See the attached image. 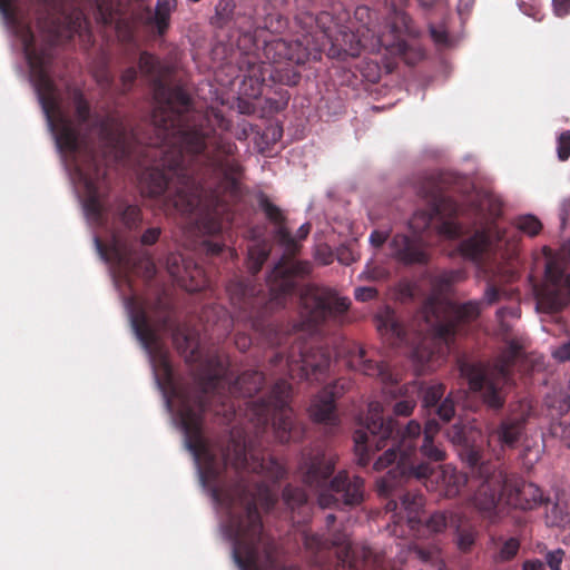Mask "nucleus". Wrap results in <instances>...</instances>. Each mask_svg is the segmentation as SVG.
I'll return each mask as SVG.
<instances>
[{
	"mask_svg": "<svg viewBox=\"0 0 570 570\" xmlns=\"http://www.w3.org/2000/svg\"><path fill=\"white\" fill-rule=\"evenodd\" d=\"M132 331L147 352L163 392L179 400L178 415L187 449L198 465L204 487L228 511L225 524L233 543V558L240 570H263L275 562L276 543L263 528L258 505L274 509L277 500L267 481L278 482L286 471L271 455L253 451L243 435L230 432L222 442L209 444L203 435V415L213 411L232 421L242 410L238 397H253L265 375L247 370L232 380L222 363L199 377L197 390H179L168 351L151 325L147 308L136 297L127 301Z\"/></svg>",
	"mask_w": 570,
	"mask_h": 570,
	"instance_id": "obj_1",
	"label": "nucleus"
},
{
	"mask_svg": "<svg viewBox=\"0 0 570 570\" xmlns=\"http://www.w3.org/2000/svg\"><path fill=\"white\" fill-rule=\"evenodd\" d=\"M139 69L153 81L151 119L165 147L160 160L141 175V194L160 197L180 214L215 208L225 202L220 189L237 191L242 174L234 157L236 146L222 137L229 121L215 107L204 115H185L189 110L188 95L167 83V69L151 55H140Z\"/></svg>",
	"mask_w": 570,
	"mask_h": 570,
	"instance_id": "obj_2",
	"label": "nucleus"
},
{
	"mask_svg": "<svg viewBox=\"0 0 570 570\" xmlns=\"http://www.w3.org/2000/svg\"><path fill=\"white\" fill-rule=\"evenodd\" d=\"M439 431L438 421L428 420L417 452L422 434L420 423L412 420L400 430L394 419L383 417L382 405L372 402L368 405L365 428L354 432L355 454L361 466H366L375 452L386 448L373 465L376 471L392 466L386 475L377 481V493L386 500L385 511L392 513L394 523L405 522L411 530L422 525L432 533H440L453 522L452 517L449 518L441 511L423 519V494L406 489L412 480L422 481L433 473L432 462L445 460L444 450L434 443Z\"/></svg>",
	"mask_w": 570,
	"mask_h": 570,
	"instance_id": "obj_3",
	"label": "nucleus"
},
{
	"mask_svg": "<svg viewBox=\"0 0 570 570\" xmlns=\"http://www.w3.org/2000/svg\"><path fill=\"white\" fill-rule=\"evenodd\" d=\"M272 239L283 249L278 262L267 276L266 285L252 277H234L226 286L229 302L237 321L248 323L255 330L264 326V320L282 308L296 286V277L309 273V264L295 258L299 244L286 227V216H265Z\"/></svg>",
	"mask_w": 570,
	"mask_h": 570,
	"instance_id": "obj_4",
	"label": "nucleus"
},
{
	"mask_svg": "<svg viewBox=\"0 0 570 570\" xmlns=\"http://www.w3.org/2000/svg\"><path fill=\"white\" fill-rule=\"evenodd\" d=\"M481 313V303L469 301L462 304L440 301L432 297L424 302L421 315L425 332L412 351V357L423 367H432L434 362L443 360L450 343L463 325L475 321Z\"/></svg>",
	"mask_w": 570,
	"mask_h": 570,
	"instance_id": "obj_5",
	"label": "nucleus"
},
{
	"mask_svg": "<svg viewBox=\"0 0 570 570\" xmlns=\"http://www.w3.org/2000/svg\"><path fill=\"white\" fill-rule=\"evenodd\" d=\"M472 503L480 517L490 524L500 520L499 500L522 511L534 510L548 502L542 490L520 476H504L492 463L479 469V479Z\"/></svg>",
	"mask_w": 570,
	"mask_h": 570,
	"instance_id": "obj_6",
	"label": "nucleus"
},
{
	"mask_svg": "<svg viewBox=\"0 0 570 570\" xmlns=\"http://www.w3.org/2000/svg\"><path fill=\"white\" fill-rule=\"evenodd\" d=\"M335 465V455L325 452L303 459L299 468L303 481L318 490V505L322 509L345 510L362 504L365 499L364 479L346 470L333 475Z\"/></svg>",
	"mask_w": 570,
	"mask_h": 570,
	"instance_id": "obj_7",
	"label": "nucleus"
},
{
	"mask_svg": "<svg viewBox=\"0 0 570 570\" xmlns=\"http://www.w3.org/2000/svg\"><path fill=\"white\" fill-rule=\"evenodd\" d=\"M141 216H87L90 226L106 229L110 244L106 245L99 236H95V245L100 257L106 263L130 268L151 279L156 274V265L146 249H138L135 239L127 235V230L140 224Z\"/></svg>",
	"mask_w": 570,
	"mask_h": 570,
	"instance_id": "obj_8",
	"label": "nucleus"
},
{
	"mask_svg": "<svg viewBox=\"0 0 570 570\" xmlns=\"http://www.w3.org/2000/svg\"><path fill=\"white\" fill-rule=\"evenodd\" d=\"M452 216H411L407 227L411 235L396 234L392 242V254L405 265L429 263L428 246L442 240H453L463 234V227Z\"/></svg>",
	"mask_w": 570,
	"mask_h": 570,
	"instance_id": "obj_9",
	"label": "nucleus"
},
{
	"mask_svg": "<svg viewBox=\"0 0 570 570\" xmlns=\"http://www.w3.org/2000/svg\"><path fill=\"white\" fill-rule=\"evenodd\" d=\"M291 397L292 385L286 380L279 379L273 385L267 397L244 402L246 405L245 416L255 425L257 433L264 432L272 423L278 442L287 443L301 434V430L293 419V410L289 406Z\"/></svg>",
	"mask_w": 570,
	"mask_h": 570,
	"instance_id": "obj_10",
	"label": "nucleus"
},
{
	"mask_svg": "<svg viewBox=\"0 0 570 570\" xmlns=\"http://www.w3.org/2000/svg\"><path fill=\"white\" fill-rule=\"evenodd\" d=\"M520 352L519 344L510 342L495 361L492 373H489L481 364L469 362L460 364L461 375L466 379L470 390L479 393L489 407L493 410L503 407L505 397L502 386L511 380L513 366Z\"/></svg>",
	"mask_w": 570,
	"mask_h": 570,
	"instance_id": "obj_11",
	"label": "nucleus"
},
{
	"mask_svg": "<svg viewBox=\"0 0 570 570\" xmlns=\"http://www.w3.org/2000/svg\"><path fill=\"white\" fill-rule=\"evenodd\" d=\"M354 14L355 19L361 22L356 33L346 29L334 31L331 26L326 27V22L331 20L328 13L324 12L317 18V26L322 28L323 36L332 43L331 55L356 57L362 49L376 52L383 47L390 48L394 45L384 35H376L375 30L370 27L371 10L367 7L356 8Z\"/></svg>",
	"mask_w": 570,
	"mask_h": 570,
	"instance_id": "obj_12",
	"label": "nucleus"
},
{
	"mask_svg": "<svg viewBox=\"0 0 570 570\" xmlns=\"http://www.w3.org/2000/svg\"><path fill=\"white\" fill-rule=\"evenodd\" d=\"M269 364L276 373L287 374L291 379L321 382L325 379L331 364V354L324 347L307 348L304 343L293 344L289 352H275Z\"/></svg>",
	"mask_w": 570,
	"mask_h": 570,
	"instance_id": "obj_13",
	"label": "nucleus"
},
{
	"mask_svg": "<svg viewBox=\"0 0 570 570\" xmlns=\"http://www.w3.org/2000/svg\"><path fill=\"white\" fill-rule=\"evenodd\" d=\"M425 199L434 214H458L465 208H475L482 214H498L503 209L502 200L492 193L473 191L462 195L454 187L434 186L425 195Z\"/></svg>",
	"mask_w": 570,
	"mask_h": 570,
	"instance_id": "obj_14",
	"label": "nucleus"
},
{
	"mask_svg": "<svg viewBox=\"0 0 570 570\" xmlns=\"http://www.w3.org/2000/svg\"><path fill=\"white\" fill-rule=\"evenodd\" d=\"M302 316L313 326L327 322L342 324L350 301L326 288L308 287L301 295Z\"/></svg>",
	"mask_w": 570,
	"mask_h": 570,
	"instance_id": "obj_15",
	"label": "nucleus"
},
{
	"mask_svg": "<svg viewBox=\"0 0 570 570\" xmlns=\"http://www.w3.org/2000/svg\"><path fill=\"white\" fill-rule=\"evenodd\" d=\"M547 256L546 279L549 284L544 299L551 311L562 309L570 303V239L560 250L552 254L544 248Z\"/></svg>",
	"mask_w": 570,
	"mask_h": 570,
	"instance_id": "obj_16",
	"label": "nucleus"
},
{
	"mask_svg": "<svg viewBox=\"0 0 570 570\" xmlns=\"http://www.w3.org/2000/svg\"><path fill=\"white\" fill-rule=\"evenodd\" d=\"M191 218L193 216H188ZM186 227L189 245L210 256L219 255L227 246L223 216H195Z\"/></svg>",
	"mask_w": 570,
	"mask_h": 570,
	"instance_id": "obj_17",
	"label": "nucleus"
},
{
	"mask_svg": "<svg viewBox=\"0 0 570 570\" xmlns=\"http://www.w3.org/2000/svg\"><path fill=\"white\" fill-rule=\"evenodd\" d=\"M302 539L306 551L311 553L312 562L320 568L325 567L327 553L332 548H336L337 559L343 566L350 562L351 543L345 533L338 532L331 538H324L303 531Z\"/></svg>",
	"mask_w": 570,
	"mask_h": 570,
	"instance_id": "obj_18",
	"label": "nucleus"
},
{
	"mask_svg": "<svg viewBox=\"0 0 570 570\" xmlns=\"http://www.w3.org/2000/svg\"><path fill=\"white\" fill-rule=\"evenodd\" d=\"M348 387L350 382L344 379L325 386L311 403L308 412L312 420L330 428L337 426L340 420L335 402Z\"/></svg>",
	"mask_w": 570,
	"mask_h": 570,
	"instance_id": "obj_19",
	"label": "nucleus"
},
{
	"mask_svg": "<svg viewBox=\"0 0 570 570\" xmlns=\"http://www.w3.org/2000/svg\"><path fill=\"white\" fill-rule=\"evenodd\" d=\"M166 266L170 276L188 292H200L208 284L204 268L183 254H169Z\"/></svg>",
	"mask_w": 570,
	"mask_h": 570,
	"instance_id": "obj_20",
	"label": "nucleus"
},
{
	"mask_svg": "<svg viewBox=\"0 0 570 570\" xmlns=\"http://www.w3.org/2000/svg\"><path fill=\"white\" fill-rule=\"evenodd\" d=\"M323 42L314 41V37L306 35L302 40L287 41L276 39L266 45L265 52L267 57L273 53L274 61L288 60L294 63H304L311 55H316Z\"/></svg>",
	"mask_w": 570,
	"mask_h": 570,
	"instance_id": "obj_21",
	"label": "nucleus"
},
{
	"mask_svg": "<svg viewBox=\"0 0 570 570\" xmlns=\"http://www.w3.org/2000/svg\"><path fill=\"white\" fill-rule=\"evenodd\" d=\"M346 357L348 366L364 375L379 377L385 383L392 380L387 364L374 360L370 352L358 343H350L347 345Z\"/></svg>",
	"mask_w": 570,
	"mask_h": 570,
	"instance_id": "obj_22",
	"label": "nucleus"
},
{
	"mask_svg": "<svg viewBox=\"0 0 570 570\" xmlns=\"http://www.w3.org/2000/svg\"><path fill=\"white\" fill-rule=\"evenodd\" d=\"M446 434H448L449 440L453 444L462 446V449H463L462 455L470 468V473H471L472 479L474 481H476L479 479L480 466L483 464H491V463L483 462L480 449L475 448L473 445L474 432L472 431V429L468 428L466 425L456 423L448 430Z\"/></svg>",
	"mask_w": 570,
	"mask_h": 570,
	"instance_id": "obj_23",
	"label": "nucleus"
},
{
	"mask_svg": "<svg viewBox=\"0 0 570 570\" xmlns=\"http://www.w3.org/2000/svg\"><path fill=\"white\" fill-rule=\"evenodd\" d=\"M445 386L441 383L428 386L422 394V405L425 410H435L443 422H449L455 414V404L451 395L443 399Z\"/></svg>",
	"mask_w": 570,
	"mask_h": 570,
	"instance_id": "obj_24",
	"label": "nucleus"
},
{
	"mask_svg": "<svg viewBox=\"0 0 570 570\" xmlns=\"http://www.w3.org/2000/svg\"><path fill=\"white\" fill-rule=\"evenodd\" d=\"M160 326L170 333L173 343L180 353L189 352L190 356L195 355L198 345L193 331L187 325L174 321L169 314H166L160 321Z\"/></svg>",
	"mask_w": 570,
	"mask_h": 570,
	"instance_id": "obj_25",
	"label": "nucleus"
},
{
	"mask_svg": "<svg viewBox=\"0 0 570 570\" xmlns=\"http://www.w3.org/2000/svg\"><path fill=\"white\" fill-rule=\"evenodd\" d=\"M282 499L286 508L292 512L294 523H306L309 520L311 507L304 489L288 484L283 490Z\"/></svg>",
	"mask_w": 570,
	"mask_h": 570,
	"instance_id": "obj_26",
	"label": "nucleus"
},
{
	"mask_svg": "<svg viewBox=\"0 0 570 570\" xmlns=\"http://www.w3.org/2000/svg\"><path fill=\"white\" fill-rule=\"evenodd\" d=\"M525 421L522 417H505L493 431V436L501 448H514L524 432Z\"/></svg>",
	"mask_w": 570,
	"mask_h": 570,
	"instance_id": "obj_27",
	"label": "nucleus"
},
{
	"mask_svg": "<svg viewBox=\"0 0 570 570\" xmlns=\"http://www.w3.org/2000/svg\"><path fill=\"white\" fill-rule=\"evenodd\" d=\"M250 233L253 243L248 245L246 263L252 276H255L268 258L272 250V244L267 238L261 239L262 234L259 232L253 229Z\"/></svg>",
	"mask_w": 570,
	"mask_h": 570,
	"instance_id": "obj_28",
	"label": "nucleus"
},
{
	"mask_svg": "<svg viewBox=\"0 0 570 570\" xmlns=\"http://www.w3.org/2000/svg\"><path fill=\"white\" fill-rule=\"evenodd\" d=\"M491 236L485 230H478L473 236L464 239L459 245V252L462 257L474 263H481L484 253L491 245Z\"/></svg>",
	"mask_w": 570,
	"mask_h": 570,
	"instance_id": "obj_29",
	"label": "nucleus"
},
{
	"mask_svg": "<svg viewBox=\"0 0 570 570\" xmlns=\"http://www.w3.org/2000/svg\"><path fill=\"white\" fill-rule=\"evenodd\" d=\"M397 396L400 397L394 406L393 412L399 416H409L412 414L417 399L420 397V389L416 383L406 384L397 387Z\"/></svg>",
	"mask_w": 570,
	"mask_h": 570,
	"instance_id": "obj_30",
	"label": "nucleus"
},
{
	"mask_svg": "<svg viewBox=\"0 0 570 570\" xmlns=\"http://www.w3.org/2000/svg\"><path fill=\"white\" fill-rule=\"evenodd\" d=\"M463 279V272L460 269L442 271L431 279L433 293L426 298L425 302L432 297H438L440 301H446L443 295L450 291L453 284Z\"/></svg>",
	"mask_w": 570,
	"mask_h": 570,
	"instance_id": "obj_31",
	"label": "nucleus"
},
{
	"mask_svg": "<svg viewBox=\"0 0 570 570\" xmlns=\"http://www.w3.org/2000/svg\"><path fill=\"white\" fill-rule=\"evenodd\" d=\"M492 542L495 548L494 559L498 562H508L513 560L518 556L521 547V541L517 537H492Z\"/></svg>",
	"mask_w": 570,
	"mask_h": 570,
	"instance_id": "obj_32",
	"label": "nucleus"
},
{
	"mask_svg": "<svg viewBox=\"0 0 570 570\" xmlns=\"http://www.w3.org/2000/svg\"><path fill=\"white\" fill-rule=\"evenodd\" d=\"M379 330L384 332L385 334H390L394 342L393 344H407V330L406 327L397 320L394 312H387L385 317L380 321Z\"/></svg>",
	"mask_w": 570,
	"mask_h": 570,
	"instance_id": "obj_33",
	"label": "nucleus"
},
{
	"mask_svg": "<svg viewBox=\"0 0 570 570\" xmlns=\"http://www.w3.org/2000/svg\"><path fill=\"white\" fill-rule=\"evenodd\" d=\"M479 532L470 523H459L455 531V541L461 552H470L475 544Z\"/></svg>",
	"mask_w": 570,
	"mask_h": 570,
	"instance_id": "obj_34",
	"label": "nucleus"
},
{
	"mask_svg": "<svg viewBox=\"0 0 570 570\" xmlns=\"http://www.w3.org/2000/svg\"><path fill=\"white\" fill-rule=\"evenodd\" d=\"M546 523L551 528H566L570 524V512L564 503L554 502L546 512Z\"/></svg>",
	"mask_w": 570,
	"mask_h": 570,
	"instance_id": "obj_35",
	"label": "nucleus"
},
{
	"mask_svg": "<svg viewBox=\"0 0 570 570\" xmlns=\"http://www.w3.org/2000/svg\"><path fill=\"white\" fill-rule=\"evenodd\" d=\"M176 7V0H158L156 4L154 24L159 35H163L168 26L171 11Z\"/></svg>",
	"mask_w": 570,
	"mask_h": 570,
	"instance_id": "obj_36",
	"label": "nucleus"
},
{
	"mask_svg": "<svg viewBox=\"0 0 570 570\" xmlns=\"http://www.w3.org/2000/svg\"><path fill=\"white\" fill-rule=\"evenodd\" d=\"M515 224L521 232L529 236H535L542 229V224L538 216H518Z\"/></svg>",
	"mask_w": 570,
	"mask_h": 570,
	"instance_id": "obj_37",
	"label": "nucleus"
},
{
	"mask_svg": "<svg viewBox=\"0 0 570 570\" xmlns=\"http://www.w3.org/2000/svg\"><path fill=\"white\" fill-rule=\"evenodd\" d=\"M566 557V551L561 548L547 551L544 554V564L550 570H562V563Z\"/></svg>",
	"mask_w": 570,
	"mask_h": 570,
	"instance_id": "obj_38",
	"label": "nucleus"
},
{
	"mask_svg": "<svg viewBox=\"0 0 570 570\" xmlns=\"http://www.w3.org/2000/svg\"><path fill=\"white\" fill-rule=\"evenodd\" d=\"M470 481L468 480L465 474L454 473L449 478V488L446 490L448 497H454L461 492V488L468 484Z\"/></svg>",
	"mask_w": 570,
	"mask_h": 570,
	"instance_id": "obj_39",
	"label": "nucleus"
},
{
	"mask_svg": "<svg viewBox=\"0 0 570 570\" xmlns=\"http://www.w3.org/2000/svg\"><path fill=\"white\" fill-rule=\"evenodd\" d=\"M557 142H558L557 151H558L559 159L562 161L567 160L570 157V130L563 131L558 137Z\"/></svg>",
	"mask_w": 570,
	"mask_h": 570,
	"instance_id": "obj_40",
	"label": "nucleus"
},
{
	"mask_svg": "<svg viewBox=\"0 0 570 570\" xmlns=\"http://www.w3.org/2000/svg\"><path fill=\"white\" fill-rule=\"evenodd\" d=\"M335 254L332 248L325 244H321L315 249V259L322 265H330L333 263Z\"/></svg>",
	"mask_w": 570,
	"mask_h": 570,
	"instance_id": "obj_41",
	"label": "nucleus"
},
{
	"mask_svg": "<svg viewBox=\"0 0 570 570\" xmlns=\"http://www.w3.org/2000/svg\"><path fill=\"white\" fill-rule=\"evenodd\" d=\"M336 259L343 265H351L357 259V254L347 246H341L335 254Z\"/></svg>",
	"mask_w": 570,
	"mask_h": 570,
	"instance_id": "obj_42",
	"label": "nucleus"
},
{
	"mask_svg": "<svg viewBox=\"0 0 570 570\" xmlns=\"http://www.w3.org/2000/svg\"><path fill=\"white\" fill-rule=\"evenodd\" d=\"M431 36L434 42L439 46H451L452 40L450 39L448 31L444 27H434L430 28Z\"/></svg>",
	"mask_w": 570,
	"mask_h": 570,
	"instance_id": "obj_43",
	"label": "nucleus"
},
{
	"mask_svg": "<svg viewBox=\"0 0 570 570\" xmlns=\"http://www.w3.org/2000/svg\"><path fill=\"white\" fill-rule=\"evenodd\" d=\"M259 209L267 215L271 214H281V209L266 196H258Z\"/></svg>",
	"mask_w": 570,
	"mask_h": 570,
	"instance_id": "obj_44",
	"label": "nucleus"
},
{
	"mask_svg": "<svg viewBox=\"0 0 570 570\" xmlns=\"http://www.w3.org/2000/svg\"><path fill=\"white\" fill-rule=\"evenodd\" d=\"M160 236V228L151 227L144 232L140 237V243L146 246L154 245Z\"/></svg>",
	"mask_w": 570,
	"mask_h": 570,
	"instance_id": "obj_45",
	"label": "nucleus"
},
{
	"mask_svg": "<svg viewBox=\"0 0 570 570\" xmlns=\"http://www.w3.org/2000/svg\"><path fill=\"white\" fill-rule=\"evenodd\" d=\"M553 358L559 362L570 361V340L566 343H562L552 352Z\"/></svg>",
	"mask_w": 570,
	"mask_h": 570,
	"instance_id": "obj_46",
	"label": "nucleus"
},
{
	"mask_svg": "<svg viewBox=\"0 0 570 570\" xmlns=\"http://www.w3.org/2000/svg\"><path fill=\"white\" fill-rule=\"evenodd\" d=\"M501 293H502L501 289L498 288L495 285L488 284L487 289L484 292V301L489 305H492L500 301Z\"/></svg>",
	"mask_w": 570,
	"mask_h": 570,
	"instance_id": "obj_47",
	"label": "nucleus"
},
{
	"mask_svg": "<svg viewBox=\"0 0 570 570\" xmlns=\"http://www.w3.org/2000/svg\"><path fill=\"white\" fill-rule=\"evenodd\" d=\"M377 295V291L373 287H358L355 289V298L361 302L373 299Z\"/></svg>",
	"mask_w": 570,
	"mask_h": 570,
	"instance_id": "obj_48",
	"label": "nucleus"
},
{
	"mask_svg": "<svg viewBox=\"0 0 570 570\" xmlns=\"http://www.w3.org/2000/svg\"><path fill=\"white\" fill-rule=\"evenodd\" d=\"M559 428L562 442L570 449V415L560 422Z\"/></svg>",
	"mask_w": 570,
	"mask_h": 570,
	"instance_id": "obj_49",
	"label": "nucleus"
},
{
	"mask_svg": "<svg viewBox=\"0 0 570 570\" xmlns=\"http://www.w3.org/2000/svg\"><path fill=\"white\" fill-rule=\"evenodd\" d=\"M389 237V232L375 229L371 233L370 242L374 247H381Z\"/></svg>",
	"mask_w": 570,
	"mask_h": 570,
	"instance_id": "obj_50",
	"label": "nucleus"
},
{
	"mask_svg": "<svg viewBox=\"0 0 570 570\" xmlns=\"http://www.w3.org/2000/svg\"><path fill=\"white\" fill-rule=\"evenodd\" d=\"M553 9L557 16L563 17L570 11V0H552Z\"/></svg>",
	"mask_w": 570,
	"mask_h": 570,
	"instance_id": "obj_51",
	"label": "nucleus"
},
{
	"mask_svg": "<svg viewBox=\"0 0 570 570\" xmlns=\"http://www.w3.org/2000/svg\"><path fill=\"white\" fill-rule=\"evenodd\" d=\"M520 9L527 16L533 17L537 20L541 19V16H540L541 10H540V6L538 3L528 6V4L524 3V1H522L520 3Z\"/></svg>",
	"mask_w": 570,
	"mask_h": 570,
	"instance_id": "obj_52",
	"label": "nucleus"
},
{
	"mask_svg": "<svg viewBox=\"0 0 570 570\" xmlns=\"http://www.w3.org/2000/svg\"><path fill=\"white\" fill-rule=\"evenodd\" d=\"M136 75L137 72L132 67L124 71V73L121 75V82L125 90H128L130 88L131 83L136 79Z\"/></svg>",
	"mask_w": 570,
	"mask_h": 570,
	"instance_id": "obj_53",
	"label": "nucleus"
},
{
	"mask_svg": "<svg viewBox=\"0 0 570 570\" xmlns=\"http://www.w3.org/2000/svg\"><path fill=\"white\" fill-rule=\"evenodd\" d=\"M522 570H546V564L540 559H528L523 561Z\"/></svg>",
	"mask_w": 570,
	"mask_h": 570,
	"instance_id": "obj_54",
	"label": "nucleus"
},
{
	"mask_svg": "<svg viewBox=\"0 0 570 570\" xmlns=\"http://www.w3.org/2000/svg\"><path fill=\"white\" fill-rule=\"evenodd\" d=\"M420 6L426 9L432 7H442L446 0H417Z\"/></svg>",
	"mask_w": 570,
	"mask_h": 570,
	"instance_id": "obj_55",
	"label": "nucleus"
},
{
	"mask_svg": "<svg viewBox=\"0 0 570 570\" xmlns=\"http://www.w3.org/2000/svg\"><path fill=\"white\" fill-rule=\"evenodd\" d=\"M515 312L513 308H510V307H501L497 311V317L500 322L503 321V318L507 316V315H514Z\"/></svg>",
	"mask_w": 570,
	"mask_h": 570,
	"instance_id": "obj_56",
	"label": "nucleus"
},
{
	"mask_svg": "<svg viewBox=\"0 0 570 570\" xmlns=\"http://www.w3.org/2000/svg\"><path fill=\"white\" fill-rule=\"evenodd\" d=\"M311 232V225L308 223L303 224L297 230V238L304 239Z\"/></svg>",
	"mask_w": 570,
	"mask_h": 570,
	"instance_id": "obj_57",
	"label": "nucleus"
},
{
	"mask_svg": "<svg viewBox=\"0 0 570 570\" xmlns=\"http://www.w3.org/2000/svg\"><path fill=\"white\" fill-rule=\"evenodd\" d=\"M472 4L473 0H460L458 6L459 13L462 16L464 12H468Z\"/></svg>",
	"mask_w": 570,
	"mask_h": 570,
	"instance_id": "obj_58",
	"label": "nucleus"
},
{
	"mask_svg": "<svg viewBox=\"0 0 570 570\" xmlns=\"http://www.w3.org/2000/svg\"><path fill=\"white\" fill-rule=\"evenodd\" d=\"M250 342L248 340V337L246 336H239L237 340H236V345L238 346V348H240L242 351H245L248 346H249Z\"/></svg>",
	"mask_w": 570,
	"mask_h": 570,
	"instance_id": "obj_59",
	"label": "nucleus"
},
{
	"mask_svg": "<svg viewBox=\"0 0 570 570\" xmlns=\"http://www.w3.org/2000/svg\"><path fill=\"white\" fill-rule=\"evenodd\" d=\"M252 130L250 125L243 124L242 132L238 135V139L246 138L248 136V131Z\"/></svg>",
	"mask_w": 570,
	"mask_h": 570,
	"instance_id": "obj_60",
	"label": "nucleus"
},
{
	"mask_svg": "<svg viewBox=\"0 0 570 570\" xmlns=\"http://www.w3.org/2000/svg\"><path fill=\"white\" fill-rule=\"evenodd\" d=\"M417 554L419 557L423 560V561H429L431 559V553L430 551H426V550H423V549H419L417 550Z\"/></svg>",
	"mask_w": 570,
	"mask_h": 570,
	"instance_id": "obj_61",
	"label": "nucleus"
},
{
	"mask_svg": "<svg viewBox=\"0 0 570 570\" xmlns=\"http://www.w3.org/2000/svg\"><path fill=\"white\" fill-rule=\"evenodd\" d=\"M400 18H401L402 22L404 23L405 29L407 31H410L409 18L404 13H400Z\"/></svg>",
	"mask_w": 570,
	"mask_h": 570,
	"instance_id": "obj_62",
	"label": "nucleus"
},
{
	"mask_svg": "<svg viewBox=\"0 0 570 570\" xmlns=\"http://www.w3.org/2000/svg\"><path fill=\"white\" fill-rule=\"evenodd\" d=\"M335 520H336V517H335L334 514H328V515L326 517V523H327V525L333 524V523L335 522Z\"/></svg>",
	"mask_w": 570,
	"mask_h": 570,
	"instance_id": "obj_63",
	"label": "nucleus"
},
{
	"mask_svg": "<svg viewBox=\"0 0 570 570\" xmlns=\"http://www.w3.org/2000/svg\"><path fill=\"white\" fill-rule=\"evenodd\" d=\"M495 238H497V240H503L505 238L504 232L498 230Z\"/></svg>",
	"mask_w": 570,
	"mask_h": 570,
	"instance_id": "obj_64",
	"label": "nucleus"
}]
</instances>
